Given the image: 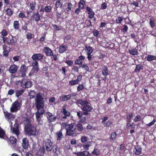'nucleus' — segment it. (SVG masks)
<instances>
[{"label": "nucleus", "mask_w": 156, "mask_h": 156, "mask_svg": "<svg viewBox=\"0 0 156 156\" xmlns=\"http://www.w3.org/2000/svg\"><path fill=\"white\" fill-rule=\"evenodd\" d=\"M35 105L37 111L35 113L36 119L41 118L44 112V98L40 93L37 94L35 98Z\"/></svg>", "instance_id": "1"}, {"label": "nucleus", "mask_w": 156, "mask_h": 156, "mask_svg": "<svg viewBox=\"0 0 156 156\" xmlns=\"http://www.w3.org/2000/svg\"><path fill=\"white\" fill-rule=\"evenodd\" d=\"M76 103L77 105H80L81 106V109L84 112L85 115H88L89 112H91L93 109L91 106L89 105V103L87 101L79 99L76 101Z\"/></svg>", "instance_id": "2"}, {"label": "nucleus", "mask_w": 156, "mask_h": 156, "mask_svg": "<svg viewBox=\"0 0 156 156\" xmlns=\"http://www.w3.org/2000/svg\"><path fill=\"white\" fill-rule=\"evenodd\" d=\"M25 130L27 134L30 136H35L36 130L34 126L30 123H28L25 126Z\"/></svg>", "instance_id": "3"}, {"label": "nucleus", "mask_w": 156, "mask_h": 156, "mask_svg": "<svg viewBox=\"0 0 156 156\" xmlns=\"http://www.w3.org/2000/svg\"><path fill=\"white\" fill-rule=\"evenodd\" d=\"M31 66L32 68L29 74L30 76L36 75L39 70L38 63L37 61L33 60Z\"/></svg>", "instance_id": "4"}, {"label": "nucleus", "mask_w": 156, "mask_h": 156, "mask_svg": "<svg viewBox=\"0 0 156 156\" xmlns=\"http://www.w3.org/2000/svg\"><path fill=\"white\" fill-rule=\"evenodd\" d=\"M74 123H71L68 125V127L66 129V135L69 136H73L75 135L74 131L76 128H73Z\"/></svg>", "instance_id": "5"}, {"label": "nucleus", "mask_w": 156, "mask_h": 156, "mask_svg": "<svg viewBox=\"0 0 156 156\" xmlns=\"http://www.w3.org/2000/svg\"><path fill=\"white\" fill-rule=\"evenodd\" d=\"M46 57L43 54L41 53L34 54L31 57L33 60L41 61L45 58Z\"/></svg>", "instance_id": "6"}, {"label": "nucleus", "mask_w": 156, "mask_h": 156, "mask_svg": "<svg viewBox=\"0 0 156 156\" xmlns=\"http://www.w3.org/2000/svg\"><path fill=\"white\" fill-rule=\"evenodd\" d=\"M11 129V132L18 136L20 134L19 125L17 122H16L13 126Z\"/></svg>", "instance_id": "7"}, {"label": "nucleus", "mask_w": 156, "mask_h": 156, "mask_svg": "<svg viewBox=\"0 0 156 156\" xmlns=\"http://www.w3.org/2000/svg\"><path fill=\"white\" fill-rule=\"evenodd\" d=\"M44 146L46 147V150L48 151H51L53 149L52 143L50 139H46L44 142Z\"/></svg>", "instance_id": "8"}, {"label": "nucleus", "mask_w": 156, "mask_h": 156, "mask_svg": "<svg viewBox=\"0 0 156 156\" xmlns=\"http://www.w3.org/2000/svg\"><path fill=\"white\" fill-rule=\"evenodd\" d=\"M20 107V104L18 101H16L12 104L10 108V111L12 112H16L19 110Z\"/></svg>", "instance_id": "9"}, {"label": "nucleus", "mask_w": 156, "mask_h": 156, "mask_svg": "<svg viewBox=\"0 0 156 156\" xmlns=\"http://www.w3.org/2000/svg\"><path fill=\"white\" fill-rule=\"evenodd\" d=\"M2 48L3 51L2 52L3 56L8 57L9 55V53L11 51L10 48L8 47L6 44H4L3 45Z\"/></svg>", "instance_id": "10"}, {"label": "nucleus", "mask_w": 156, "mask_h": 156, "mask_svg": "<svg viewBox=\"0 0 156 156\" xmlns=\"http://www.w3.org/2000/svg\"><path fill=\"white\" fill-rule=\"evenodd\" d=\"M32 85V83L31 81H28L26 80H23L21 83V85L23 88H30Z\"/></svg>", "instance_id": "11"}, {"label": "nucleus", "mask_w": 156, "mask_h": 156, "mask_svg": "<svg viewBox=\"0 0 156 156\" xmlns=\"http://www.w3.org/2000/svg\"><path fill=\"white\" fill-rule=\"evenodd\" d=\"M66 105H64L62 108V109L61 112L62 114L64 115V116H62L63 119H66L68 117H69L70 115V112L66 110Z\"/></svg>", "instance_id": "12"}, {"label": "nucleus", "mask_w": 156, "mask_h": 156, "mask_svg": "<svg viewBox=\"0 0 156 156\" xmlns=\"http://www.w3.org/2000/svg\"><path fill=\"white\" fill-rule=\"evenodd\" d=\"M32 20L37 22L41 20V16L38 12H34L31 16Z\"/></svg>", "instance_id": "13"}, {"label": "nucleus", "mask_w": 156, "mask_h": 156, "mask_svg": "<svg viewBox=\"0 0 156 156\" xmlns=\"http://www.w3.org/2000/svg\"><path fill=\"white\" fill-rule=\"evenodd\" d=\"M29 145L28 140L27 137L23 138L22 140V146L25 150L28 149Z\"/></svg>", "instance_id": "14"}, {"label": "nucleus", "mask_w": 156, "mask_h": 156, "mask_svg": "<svg viewBox=\"0 0 156 156\" xmlns=\"http://www.w3.org/2000/svg\"><path fill=\"white\" fill-rule=\"evenodd\" d=\"M18 69V66L13 64L10 66L8 70L10 73L13 74L17 72Z\"/></svg>", "instance_id": "15"}, {"label": "nucleus", "mask_w": 156, "mask_h": 156, "mask_svg": "<svg viewBox=\"0 0 156 156\" xmlns=\"http://www.w3.org/2000/svg\"><path fill=\"white\" fill-rule=\"evenodd\" d=\"M86 9L87 13L88 14V17L90 19H91L94 18L95 13L90 7H87Z\"/></svg>", "instance_id": "16"}, {"label": "nucleus", "mask_w": 156, "mask_h": 156, "mask_svg": "<svg viewBox=\"0 0 156 156\" xmlns=\"http://www.w3.org/2000/svg\"><path fill=\"white\" fill-rule=\"evenodd\" d=\"M142 148L140 146L137 145L135 146L133 150L134 154L136 155H139L142 153Z\"/></svg>", "instance_id": "17"}, {"label": "nucleus", "mask_w": 156, "mask_h": 156, "mask_svg": "<svg viewBox=\"0 0 156 156\" xmlns=\"http://www.w3.org/2000/svg\"><path fill=\"white\" fill-rule=\"evenodd\" d=\"M43 50L44 52L46 54L47 56H51L53 55L52 51L48 47H45L44 48Z\"/></svg>", "instance_id": "18"}, {"label": "nucleus", "mask_w": 156, "mask_h": 156, "mask_svg": "<svg viewBox=\"0 0 156 156\" xmlns=\"http://www.w3.org/2000/svg\"><path fill=\"white\" fill-rule=\"evenodd\" d=\"M138 46L137 45L136 47L135 48H131L130 49H129V53L133 55H137L139 54L138 51Z\"/></svg>", "instance_id": "19"}, {"label": "nucleus", "mask_w": 156, "mask_h": 156, "mask_svg": "<svg viewBox=\"0 0 156 156\" xmlns=\"http://www.w3.org/2000/svg\"><path fill=\"white\" fill-rule=\"evenodd\" d=\"M90 152L87 151H83L77 152L75 154L78 156H88L89 155Z\"/></svg>", "instance_id": "20"}, {"label": "nucleus", "mask_w": 156, "mask_h": 156, "mask_svg": "<svg viewBox=\"0 0 156 156\" xmlns=\"http://www.w3.org/2000/svg\"><path fill=\"white\" fill-rule=\"evenodd\" d=\"M45 153L46 151L44 147H41L37 152V154L38 156H43Z\"/></svg>", "instance_id": "21"}, {"label": "nucleus", "mask_w": 156, "mask_h": 156, "mask_svg": "<svg viewBox=\"0 0 156 156\" xmlns=\"http://www.w3.org/2000/svg\"><path fill=\"white\" fill-rule=\"evenodd\" d=\"M109 74V71L108 69V67L106 66H104L102 67V74L103 76L106 77Z\"/></svg>", "instance_id": "22"}, {"label": "nucleus", "mask_w": 156, "mask_h": 156, "mask_svg": "<svg viewBox=\"0 0 156 156\" xmlns=\"http://www.w3.org/2000/svg\"><path fill=\"white\" fill-rule=\"evenodd\" d=\"M4 114L6 119L8 121H11V119H13V116L10 113H9L7 112H4Z\"/></svg>", "instance_id": "23"}, {"label": "nucleus", "mask_w": 156, "mask_h": 156, "mask_svg": "<svg viewBox=\"0 0 156 156\" xmlns=\"http://www.w3.org/2000/svg\"><path fill=\"white\" fill-rule=\"evenodd\" d=\"M32 11H29L28 10L27 11V16L23 12H20L18 14V17L19 18L23 19V18H27L28 16V15L30 14V13L32 12Z\"/></svg>", "instance_id": "24"}, {"label": "nucleus", "mask_w": 156, "mask_h": 156, "mask_svg": "<svg viewBox=\"0 0 156 156\" xmlns=\"http://www.w3.org/2000/svg\"><path fill=\"white\" fill-rule=\"evenodd\" d=\"M67 4V7L64 9V11L66 13H68L71 12L73 5L70 2H68Z\"/></svg>", "instance_id": "25"}, {"label": "nucleus", "mask_w": 156, "mask_h": 156, "mask_svg": "<svg viewBox=\"0 0 156 156\" xmlns=\"http://www.w3.org/2000/svg\"><path fill=\"white\" fill-rule=\"evenodd\" d=\"M71 97V96L70 94L67 95L62 94L61 96L60 97V98L62 101H65L70 99Z\"/></svg>", "instance_id": "26"}, {"label": "nucleus", "mask_w": 156, "mask_h": 156, "mask_svg": "<svg viewBox=\"0 0 156 156\" xmlns=\"http://www.w3.org/2000/svg\"><path fill=\"white\" fill-rule=\"evenodd\" d=\"M0 138L7 140L8 137L6 136L5 131L0 127Z\"/></svg>", "instance_id": "27"}, {"label": "nucleus", "mask_w": 156, "mask_h": 156, "mask_svg": "<svg viewBox=\"0 0 156 156\" xmlns=\"http://www.w3.org/2000/svg\"><path fill=\"white\" fill-rule=\"evenodd\" d=\"M55 136L58 140H60L63 137V135L62 130H60L56 133Z\"/></svg>", "instance_id": "28"}, {"label": "nucleus", "mask_w": 156, "mask_h": 156, "mask_svg": "<svg viewBox=\"0 0 156 156\" xmlns=\"http://www.w3.org/2000/svg\"><path fill=\"white\" fill-rule=\"evenodd\" d=\"M7 140H8V141H9L10 143L11 144L15 145L16 143L17 139L14 136H11L9 139L8 138Z\"/></svg>", "instance_id": "29"}, {"label": "nucleus", "mask_w": 156, "mask_h": 156, "mask_svg": "<svg viewBox=\"0 0 156 156\" xmlns=\"http://www.w3.org/2000/svg\"><path fill=\"white\" fill-rule=\"evenodd\" d=\"M117 133L115 132H112L109 138V139L111 141H113L116 138L117 136Z\"/></svg>", "instance_id": "30"}, {"label": "nucleus", "mask_w": 156, "mask_h": 156, "mask_svg": "<svg viewBox=\"0 0 156 156\" xmlns=\"http://www.w3.org/2000/svg\"><path fill=\"white\" fill-rule=\"evenodd\" d=\"M6 14L8 16L10 17L13 14V11L9 7L7 8L5 10Z\"/></svg>", "instance_id": "31"}, {"label": "nucleus", "mask_w": 156, "mask_h": 156, "mask_svg": "<svg viewBox=\"0 0 156 156\" xmlns=\"http://www.w3.org/2000/svg\"><path fill=\"white\" fill-rule=\"evenodd\" d=\"M13 27L14 29L15 30H19L20 28V24L19 23V21H15L13 23Z\"/></svg>", "instance_id": "32"}, {"label": "nucleus", "mask_w": 156, "mask_h": 156, "mask_svg": "<svg viewBox=\"0 0 156 156\" xmlns=\"http://www.w3.org/2000/svg\"><path fill=\"white\" fill-rule=\"evenodd\" d=\"M30 9L32 11H34L36 9V3L35 1L31 2L29 3Z\"/></svg>", "instance_id": "33"}, {"label": "nucleus", "mask_w": 156, "mask_h": 156, "mask_svg": "<svg viewBox=\"0 0 156 156\" xmlns=\"http://www.w3.org/2000/svg\"><path fill=\"white\" fill-rule=\"evenodd\" d=\"M24 92V90L23 89L20 90H17L15 92L16 96L19 98L20 96H21Z\"/></svg>", "instance_id": "34"}, {"label": "nucleus", "mask_w": 156, "mask_h": 156, "mask_svg": "<svg viewBox=\"0 0 156 156\" xmlns=\"http://www.w3.org/2000/svg\"><path fill=\"white\" fill-rule=\"evenodd\" d=\"M85 51L87 54H91L93 52V49L92 47L90 46H87L86 45L85 46Z\"/></svg>", "instance_id": "35"}, {"label": "nucleus", "mask_w": 156, "mask_h": 156, "mask_svg": "<svg viewBox=\"0 0 156 156\" xmlns=\"http://www.w3.org/2000/svg\"><path fill=\"white\" fill-rule=\"evenodd\" d=\"M62 5L63 2L61 0H57L55 4V6L57 9L58 8H61L62 6Z\"/></svg>", "instance_id": "36"}, {"label": "nucleus", "mask_w": 156, "mask_h": 156, "mask_svg": "<svg viewBox=\"0 0 156 156\" xmlns=\"http://www.w3.org/2000/svg\"><path fill=\"white\" fill-rule=\"evenodd\" d=\"M16 41L17 39L16 37L12 36V39H10L9 41V44L11 45H15Z\"/></svg>", "instance_id": "37"}, {"label": "nucleus", "mask_w": 156, "mask_h": 156, "mask_svg": "<svg viewBox=\"0 0 156 156\" xmlns=\"http://www.w3.org/2000/svg\"><path fill=\"white\" fill-rule=\"evenodd\" d=\"M66 50L65 45H61L59 47V52L60 53H63Z\"/></svg>", "instance_id": "38"}, {"label": "nucleus", "mask_w": 156, "mask_h": 156, "mask_svg": "<svg viewBox=\"0 0 156 156\" xmlns=\"http://www.w3.org/2000/svg\"><path fill=\"white\" fill-rule=\"evenodd\" d=\"M145 58H146L145 57ZM147 60L148 61H151L156 60V56L152 55H148L147 58Z\"/></svg>", "instance_id": "39"}, {"label": "nucleus", "mask_w": 156, "mask_h": 156, "mask_svg": "<svg viewBox=\"0 0 156 156\" xmlns=\"http://www.w3.org/2000/svg\"><path fill=\"white\" fill-rule=\"evenodd\" d=\"M85 4V2L84 0H80L78 3L79 8L80 9H84V5Z\"/></svg>", "instance_id": "40"}, {"label": "nucleus", "mask_w": 156, "mask_h": 156, "mask_svg": "<svg viewBox=\"0 0 156 156\" xmlns=\"http://www.w3.org/2000/svg\"><path fill=\"white\" fill-rule=\"evenodd\" d=\"M143 66L141 64L137 65L134 69V72H139L140 70L143 69Z\"/></svg>", "instance_id": "41"}, {"label": "nucleus", "mask_w": 156, "mask_h": 156, "mask_svg": "<svg viewBox=\"0 0 156 156\" xmlns=\"http://www.w3.org/2000/svg\"><path fill=\"white\" fill-rule=\"evenodd\" d=\"M133 113L131 112L129 113L126 116V121L128 122H130L131 121L132 118L133 117Z\"/></svg>", "instance_id": "42"}, {"label": "nucleus", "mask_w": 156, "mask_h": 156, "mask_svg": "<svg viewBox=\"0 0 156 156\" xmlns=\"http://www.w3.org/2000/svg\"><path fill=\"white\" fill-rule=\"evenodd\" d=\"M102 124L104 126L108 127L111 126V125L112 124V123L110 120H108L107 121L105 122Z\"/></svg>", "instance_id": "43"}, {"label": "nucleus", "mask_w": 156, "mask_h": 156, "mask_svg": "<svg viewBox=\"0 0 156 156\" xmlns=\"http://www.w3.org/2000/svg\"><path fill=\"white\" fill-rule=\"evenodd\" d=\"M91 142L89 141L87 142V144H83L82 145L83 147L85 150L87 151L89 149V147L90 146Z\"/></svg>", "instance_id": "44"}, {"label": "nucleus", "mask_w": 156, "mask_h": 156, "mask_svg": "<svg viewBox=\"0 0 156 156\" xmlns=\"http://www.w3.org/2000/svg\"><path fill=\"white\" fill-rule=\"evenodd\" d=\"M76 129L79 131L80 132L83 129V127L82 124L80 123H77L76 125Z\"/></svg>", "instance_id": "45"}, {"label": "nucleus", "mask_w": 156, "mask_h": 156, "mask_svg": "<svg viewBox=\"0 0 156 156\" xmlns=\"http://www.w3.org/2000/svg\"><path fill=\"white\" fill-rule=\"evenodd\" d=\"M86 89L84 87L83 84H80L77 87V91H80L82 90L83 89Z\"/></svg>", "instance_id": "46"}, {"label": "nucleus", "mask_w": 156, "mask_h": 156, "mask_svg": "<svg viewBox=\"0 0 156 156\" xmlns=\"http://www.w3.org/2000/svg\"><path fill=\"white\" fill-rule=\"evenodd\" d=\"M28 25V24L27 23H25L22 26V30L23 31H24L25 32H27L28 30L27 27Z\"/></svg>", "instance_id": "47"}, {"label": "nucleus", "mask_w": 156, "mask_h": 156, "mask_svg": "<svg viewBox=\"0 0 156 156\" xmlns=\"http://www.w3.org/2000/svg\"><path fill=\"white\" fill-rule=\"evenodd\" d=\"M128 34L129 35H128V36H130L132 39H134V41L135 42H137V41L135 39L136 35L133 31H130V32Z\"/></svg>", "instance_id": "48"}, {"label": "nucleus", "mask_w": 156, "mask_h": 156, "mask_svg": "<svg viewBox=\"0 0 156 156\" xmlns=\"http://www.w3.org/2000/svg\"><path fill=\"white\" fill-rule=\"evenodd\" d=\"M52 7L50 5H47L45 7V12L48 13L51 12Z\"/></svg>", "instance_id": "49"}, {"label": "nucleus", "mask_w": 156, "mask_h": 156, "mask_svg": "<svg viewBox=\"0 0 156 156\" xmlns=\"http://www.w3.org/2000/svg\"><path fill=\"white\" fill-rule=\"evenodd\" d=\"M92 153L93 154L98 156L100 154V150L98 149L94 148Z\"/></svg>", "instance_id": "50"}, {"label": "nucleus", "mask_w": 156, "mask_h": 156, "mask_svg": "<svg viewBox=\"0 0 156 156\" xmlns=\"http://www.w3.org/2000/svg\"><path fill=\"white\" fill-rule=\"evenodd\" d=\"M56 117L53 116L52 117L48 118V122L49 123H50L52 122H53L56 120Z\"/></svg>", "instance_id": "51"}, {"label": "nucleus", "mask_w": 156, "mask_h": 156, "mask_svg": "<svg viewBox=\"0 0 156 156\" xmlns=\"http://www.w3.org/2000/svg\"><path fill=\"white\" fill-rule=\"evenodd\" d=\"M122 17L119 16L115 20L116 23V24L120 23L122 21Z\"/></svg>", "instance_id": "52"}, {"label": "nucleus", "mask_w": 156, "mask_h": 156, "mask_svg": "<svg viewBox=\"0 0 156 156\" xmlns=\"http://www.w3.org/2000/svg\"><path fill=\"white\" fill-rule=\"evenodd\" d=\"M27 69V66L25 65H22L20 67L21 72L23 73H25Z\"/></svg>", "instance_id": "53"}, {"label": "nucleus", "mask_w": 156, "mask_h": 156, "mask_svg": "<svg viewBox=\"0 0 156 156\" xmlns=\"http://www.w3.org/2000/svg\"><path fill=\"white\" fill-rule=\"evenodd\" d=\"M52 26L54 28V29L56 31L60 30L61 29V27H59L57 25L52 24Z\"/></svg>", "instance_id": "54"}, {"label": "nucleus", "mask_w": 156, "mask_h": 156, "mask_svg": "<svg viewBox=\"0 0 156 156\" xmlns=\"http://www.w3.org/2000/svg\"><path fill=\"white\" fill-rule=\"evenodd\" d=\"M1 35L3 37L7 36L8 34V31L5 29H3L1 33Z\"/></svg>", "instance_id": "55"}, {"label": "nucleus", "mask_w": 156, "mask_h": 156, "mask_svg": "<svg viewBox=\"0 0 156 156\" xmlns=\"http://www.w3.org/2000/svg\"><path fill=\"white\" fill-rule=\"evenodd\" d=\"M36 95L35 92L33 90L31 91L29 93V95L31 98H34Z\"/></svg>", "instance_id": "56"}, {"label": "nucleus", "mask_w": 156, "mask_h": 156, "mask_svg": "<svg viewBox=\"0 0 156 156\" xmlns=\"http://www.w3.org/2000/svg\"><path fill=\"white\" fill-rule=\"evenodd\" d=\"M141 120V116L140 115H137L136 116L134 119V121L135 122L140 121Z\"/></svg>", "instance_id": "57"}, {"label": "nucleus", "mask_w": 156, "mask_h": 156, "mask_svg": "<svg viewBox=\"0 0 156 156\" xmlns=\"http://www.w3.org/2000/svg\"><path fill=\"white\" fill-rule=\"evenodd\" d=\"M149 24L151 27L153 28L155 26V23L154 20H152L151 19L150 20Z\"/></svg>", "instance_id": "58"}, {"label": "nucleus", "mask_w": 156, "mask_h": 156, "mask_svg": "<svg viewBox=\"0 0 156 156\" xmlns=\"http://www.w3.org/2000/svg\"><path fill=\"white\" fill-rule=\"evenodd\" d=\"M33 35L31 33L28 32L27 35V38L28 40H30L33 38Z\"/></svg>", "instance_id": "59"}, {"label": "nucleus", "mask_w": 156, "mask_h": 156, "mask_svg": "<svg viewBox=\"0 0 156 156\" xmlns=\"http://www.w3.org/2000/svg\"><path fill=\"white\" fill-rule=\"evenodd\" d=\"M94 35L96 37H98L99 34V31L95 29L94 30L92 31Z\"/></svg>", "instance_id": "60"}, {"label": "nucleus", "mask_w": 156, "mask_h": 156, "mask_svg": "<svg viewBox=\"0 0 156 156\" xmlns=\"http://www.w3.org/2000/svg\"><path fill=\"white\" fill-rule=\"evenodd\" d=\"M78 83L76 80H72L69 82V84L72 86Z\"/></svg>", "instance_id": "61"}, {"label": "nucleus", "mask_w": 156, "mask_h": 156, "mask_svg": "<svg viewBox=\"0 0 156 156\" xmlns=\"http://www.w3.org/2000/svg\"><path fill=\"white\" fill-rule=\"evenodd\" d=\"M83 115H84V112H83L82 111H79L77 112V115L79 118H81Z\"/></svg>", "instance_id": "62"}, {"label": "nucleus", "mask_w": 156, "mask_h": 156, "mask_svg": "<svg viewBox=\"0 0 156 156\" xmlns=\"http://www.w3.org/2000/svg\"><path fill=\"white\" fill-rule=\"evenodd\" d=\"M65 63H66L69 66H70L73 65V62L72 61L67 60L65 61Z\"/></svg>", "instance_id": "63"}, {"label": "nucleus", "mask_w": 156, "mask_h": 156, "mask_svg": "<svg viewBox=\"0 0 156 156\" xmlns=\"http://www.w3.org/2000/svg\"><path fill=\"white\" fill-rule=\"evenodd\" d=\"M88 138L87 137L85 136L81 137V140L82 143H85L87 141Z\"/></svg>", "instance_id": "64"}]
</instances>
